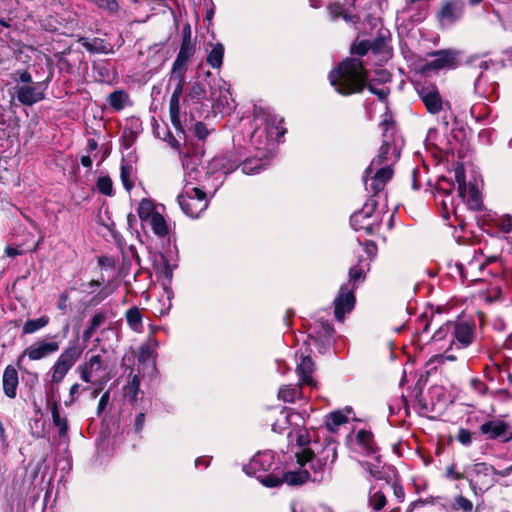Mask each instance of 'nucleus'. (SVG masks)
<instances>
[{
	"instance_id": "f257e3e1",
	"label": "nucleus",
	"mask_w": 512,
	"mask_h": 512,
	"mask_svg": "<svg viewBox=\"0 0 512 512\" xmlns=\"http://www.w3.org/2000/svg\"><path fill=\"white\" fill-rule=\"evenodd\" d=\"M380 126L383 130V143L378 155L366 168L364 176L365 190L375 194L383 192L386 184L391 180L392 165L400 156V144L395 138L393 121L386 115Z\"/></svg>"
},
{
	"instance_id": "f03ea898",
	"label": "nucleus",
	"mask_w": 512,
	"mask_h": 512,
	"mask_svg": "<svg viewBox=\"0 0 512 512\" xmlns=\"http://www.w3.org/2000/svg\"><path fill=\"white\" fill-rule=\"evenodd\" d=\"M283 119L262 109L255 108L251 122L250 141L256 152L262 156H273V151L286 130L281 126Z\"/></svg>"
},
{
	"instance_id": "7ed1b4c3",
	"label": "nucleus",
	"mask_w": 512,
	"mask_h": 512,
	"mask_svg": "<svg viewBox=\"0 0 512 512\" xmlns=\"http://www.w3.org/2000/svg\"><path fill=\"white\" fill-rule=\"evenodd\" d=\"M338 443L332 437H318L302 451L295 452L297 462L312 471L311 480L320 482L337 459Z\"/></svg>"
},
{
	"instance_id": "20e7f679",
	"label": "nucleus",
	"mask_w": 512,
	"mask_h": 512,
	"mask_svg": "<svg viewBox=\"0 0 512 512\" xmlns=\"http://www.w3.org/2000/svg\"><path fill=\"white\" fill-rule=\"evenodd\" d=\"M368 79L360 59L347 58L329 73L330 84L342 95L361 92Z\"/></svg>"
},
{
	"instance_id": "39448f33",
	"label": "nucleus",
	"mask_w": 512,
	"mask_h": 512,
	"mask_svg": "<svg viewBox=\"0 0 512 512\" xmlns=\"http://www.w3.org/2000/svg\"><path fill=\"white\" fill-rule=\"evenodd\" d=\"M243 471L256 477L266 487L273 488L281 485L280 468L274 461L271 451L255 454L250 462L243 466Z\"/></svg>"
},
{
	"instance_id": "423d86ee",
	"label": "nucleus",
	"mask_w": 512,
	"mask_h": 512,
	"mask_svg": "<svg viewBox=\"0 0 512 512\" xmlns=\"http://www.w3.org/2000/svg\"><path fill=\"white\" fill-rule=\"evenodd\" d=\"M372 195L364 203L363 207L354 212L350 217V225L356 232H363L366 235L375 234L382 222V216L385 213L383 209H377L380 193Z\"/></svg>"
},
{
	"instance_id": "0eeeda50",
	"label": "nucleus",
	"mask_w": 512,
	"mask_h": 512,
	"mask_svg": "<svg viewBox=\"0 0 512 512\" xmlns=\"http://www.w3.org/2000/svg\"><path fill=\"white\" fill-rule=\"evenodd\" d=\"M351 449L359 454L370 457L371 461L365 463L366 469L376 479H383V464L380 459L379 449L374 441V436L365 429L359 430L350 441Z\"/></svg>"
},
{
	"instance_id": "6e6552de",
	"label": "nucleus",
	"mask_w": 512,
	"mask_h": 512,
	"mask_svg": "<svg viewBox=\"0 0 512 512\" xmlns=\"http://www.w3.org/2000/svg\"><path fill=\"white\" fill-rule=\"evenodd\" d=\"M243 153L239 150L227 151L211 159L207 165L206 174L215 176L218 182L214 185L215 191L223 184L225 177L239 168Z\"/></svg>"
},
{
	"instance_id": "1a4fd4ad",
	"label": "nucleus",
	"mask_w": 512,
	"mask_h": 512,
	"mask_svg": "<svg viewBox=\"0 0 512 512\" xmlns=\"http://www.w3.org/2000/svg\"><path fill=\"white\" fill-rule=\"evenodd\" d=\"M82 353L83 348L76 343H70L64 348L48 372L51 383L60 384L80 359Z\"/></svg>"
},
{
	"instance_id": "9d476101",
	"label": "nucleus",
	"mask_w": 512,
	"mask_h": 512,
	"mask_svg": "<svg viewBox=\"0 0 512 512\" xmlns=\"http://www.w3.org/2000/svg\"><path fill=\"white\" fill-rule=\"evenodd\" d=\"M467 470L472 475L473 482L475 483V486L470 488L476 494L477 489L483 490L493 486L497 482V479L494 477L495 475L506 477L512 474V465L503 470H497L490 464L478 462L467 466Z\"/></svg>"
},
{
	"instance_id": "9b49d317",
	"label": "nucleus",
	"mask_w": 512,
	"mask_h": 512,
	"mask_svg": "<svg viewBox=\"0 0 512 512\" xmlns=\"http://www.w3.org/2000/svg\"><path fill=\"white\" fill-rule=\"evenodd\" d=\"M177 201L183 213L190 218H198L209 205L206 193L197 187L181 193Z\"/></svg>"
},
{
	"instance_id": "f8f14e48",
	"label": "nucleus",
	"mask_w": 512,
	"mask_h": 512,
	"mask_svg": "<svg viewBox=\"0 0 512 512\" xmlns=\"http://www.w3.org/2000/svg\"><path fill=\"white\" fill-rule=\"evenodd\" d=\"M60 348L59 342L47 341L45 339H39L29 345L18 357L17 366L21 368V364L25 357H28L31 361H38L49 357L56 353Z\"/></svg>"
},
{
	"instance_id": "ddd939ff",
	"label": "nucleus",
	"mask_w": 512,
	"mask_h": 512,
	"mask_svg": "<svg viewBox=\"0 0 512 512\" xmlns=\"http://www.w3.org/2000/svg\"><path fill=\"white\" fill-rule=\"evenodd\" d=\"M355 289V283H345L341 285L334 299V315L337 321L343 322L345 315L353 310L356 302L354 295Z\"/></svg>"
},
{
	"instance_id": "4468645a",
	"label": "nucleus",
	"mask_w": 512,
	"mask_h": 512,
	"mask_svg": "<svg viewBox=\"0 0 512 512\" xmlns=\"http://www.w3.org/2000/svg\"><path fill=\"white\" fill-rule=\"evenodd\" d=\"M46 89L47 84L45 82H36L31 85L17 84L13 88V97H15L18 102L24 106H33L45 98Z\"/></svg>"
},
{
	"instance_id": "2eb2a0df",
	"label": "nucleus",
	"mask_w": 512,
	"mask_h": 512,
	"mask_svg": "<svg viewBox=\"0 0 512 512\" xmlns=\"http://www.w3.org/2000/svg\"><path fill=\"white\" fill-rule=\"evenodd\" d=\"M469 62L471 65H473L475 68H479L481 71L488 70L490 65L493 64L492 60H484L480 59L479 57H471ZM496 89L497 84L495 82L488 83L487 77L483 75V72H480L474 83L475 92L478 95L490 100L493 94L496 92Z\"/></svg>"
},
{
	"instance_id": "dca6fc26",
	"label": "nucleus",
	"mask_w": 512,
	"mask_h": 512,
	"mask_svg": "<svg viewBox=\"0 0 512 512\" xmlns=\"http://www.w3.org/2000/svg\"><path fill=\"white\" fill-rule=\"evenodd\" d=\"M185 85V77H170L169 88L172 87V95L169 103V113L172 125L177 131L184 132L180 121V98Z\"/></svg>"
},
{
	"instance_id": "f3484780",
	"label": "nucleus",
	"mask_w": 512,
	"mask_h": 512,
	"mask_svg": "<svg viewBox=\"0 0 512 512\" xmlns=\"http://www.w3.org/2000/svg\"><path fill=\"white\" fill-rule=\"evenodd\" d=\"M480 432L489 440H499L509 442L512 440V429L510 425L500 419H494L484 422L480 425Z\"/></svg>"
},
{
	"instance_id": "a211bd4d",
	"label": "nucleus",
	"mask_w": 512,
	"mask_h": 512,
	"mask_svg": "<svg viewBox=\"0 0 512 512\" xmlns=\"http://www.w3.org/2000/svg\"><path fill=\"white\" fill-rule=\"evenodd\" d=\"M474 339V324L468 321L452 323L451 348L465 349Z\"/></svg>"
},
{
	"instance_id": "6ab92c4d",
	"label": "nucleus",
	"mask_w": 512,
	"mask_h": 512,
	"mask_svg": "<svg viewBox=\"0 0 512 512\" xmlns=\"http://www.w3.org/2000/svg\"><path fill=\"white\" fill-rule=\"evenodd\" d=\"M104 368V362L102 359V356L92 355L90 358H88L86 361H84L82 364H80L77 367V372L79 373V377L82 381L85 383H96L94 381V377L103 370ZM104 381H98L97 384L102 385Z\"/></svg>"
},
{
	"instance_id": "aec40b11",
	"label": "nucleus",
	"mask_w": 512,
	"mask_h": 512,
	"mask_svg": "<svg viewBox=\"0 0 512 512\" xmlns=\"http://www.w3.org/2000/svg\"><path fill=\"white\" fill-rule=\"evenodd\" d=\"M418 94L429 113L437 114L443 110L444 103L438 89L435 86H422L418 90Z\"/></svg>"
},
{
	"instance_id": "412c9836",
	"label": "nucleus",
	"mask_w": 512,
	"mask_h": 512,
	"mask_svg": "<svg viewBox=\"0 0 512 512\" xmlns=\"http://www.w3.org/2000/svg\"><path fill=\"white\" fill-rule=\"evenodd\" d=\"M441 510L445 512H472L473 503L463 495H457L453 498L442 497L437 501Z\"/></svg>"
},
{
	"instance_id": "4be33fe9",
	"label": "nucleus",
	"mask_w": 512,
	"mask_h": 512,
	"mask_svg": "<svg viewBox=\"0 0 512 512\" xmlns=\"http://www.w3.org/2000/svg\"><path fill=\"white\" fill-rule=\"evenodd\" d=\"M271 156H262L259 152L253 157L245 158L243 154L242 162L240 163L241 170L246 175H253L259 173L270 163Z\"/></svg>"
},
{
	"instance_id": "5701e85b",
	"label": "nucleus",
	"mask_w": 512,
	"mask_h": 512,
	"mask_svg": "<svg viewBox=\"0 0 512 512\" xmlns=\"http://www.w3.org/2000/svg\"><path fill=\"white\" fill-rule=\"evenodd\" d=\"M456 55L449 50L437 51L433 54V59L427 62L425 69L428 71L440 70L444 68H453Z\"/></svg>"
},
{
	"instance_id": "b1692460",
	"label": "nucleus",
	"mask_w": 512,
	"mask_h": 512,
	"mask_svg": "<svg viewBox=\"0 0 512 512\" xmlns=\"http://www.w3.org/2000/svg\"><path fill=\"white\" fill-rule=\"evenodd\" d=\"M334 333L335 330L329 321L319 319L310 327L309 336L328 344L332 341Z\"/></svg>"
},
{
	"instance_id": "393cba45",
	"label": "nucleus",
	"mask_w": 512,
	"mask_h": 512,
	"mask_svg": "<svg viewBox=\"0 0 512 512\" xmlns=\"http://www.w3.org/2000/svg\"><path fill=\"white\" fill-rule=\"evenodd\" d=\"M19 384L18 372L12 365H8L3 372L2 386L4 394L11 399L17 395V387Z\"/></svg>"
},
{
	"instance_id": "a878e982",
	"label": "nucleus",
	"mask_w": 512,
	"mask_h": 512,
	"mask_svg": "<svg viewBox=\"0 0 512 512\" xmlns=\"http://www.w3.org/2000/svg\"><path fill=\"white\" fill-rule=\"evenodd\" d=\"M429 0H405L403 12L409 14L412 21L421 22L425 19Z\"/></svg>"
},
{
	"instance_id": "bb28decb",
	"label": "nucleus",
	"mask_w": 512,
	"mask_h": 512,
	"mask_svg": "<svg viewBox=\"0 0 512 512\" xmlns=\"http://www.w3.org/2000/svg\"><path fill=\"white\" fill-rule=\"evenodd\" d=\"M281 476V484L287 483L288 485H301L305 483L307 480H311L312 471L308 466L302 467L300 465L299 470L287 471L282 473L280 471Z\"/></svg>"
},
{
	"instance_id": "cd10ccee",
	"label": "nucleus",
	"mask_w": 512,
	"mask_h": 512,
	"mask_svg": "<svg viewBox=\"0 0 512 512\" xmlns=\"http://www.w3.org/2000/svg\"><path fill=\"white\" fill-rule=\"evenodd\" d=\"M78 42L90 53L110 54L114 52L112 46L100 38L80 37Z\"/></svg>"
},
{
	"instance_id": "c85d7f7f",
	"label": "nucleus",
	"mask_w": 512,
	"mask_h": 512,
	"mask_svg": "<svg viewBox=\"0 0 512 512\" xmlns=\"http://www.w3.org/2000/svg\"><path fill=\"white\" fill-rule=\"evenodd\" d=\"M51 416L54 426L58 429L59 438L66 440L68 438V419L60 412L58 402L53 403Z\"/></svg>"
},
{
	"instance_id": "c756f323",
	"label": "nucleus",
	"mask_w": 512,
	"mask_h": 512,
	"mask_svg": "<svg viewBox=\"0 0 512 512\" xmlns=\"http://www.w3.org/2000/svg\"><path fill=\"white\" fill-rule=\"evenodd\" d=\"M313 367L314 363L311 357H302L300 363L297 365L296 368V372L302 383L309 386L314 385V380L312 377Z\"/></svg>"
},
{
	"instance_id": "7c9ffc66",
	"label": "nucleus",
	"mask_w": 512,
	"mask_h": 512,
	"mask_svg": "<svg viewBox=\"0 0 512 512\" xmlns=\"http://www.w3.org/2000/svg\"><path fill=\"white\" fill-rule=\"evenodd\" d=\"M503 374L507 376L508 386H511L512 374L500 364L493 362L491 366L487 365L484 369V376L490 382H494L496 379L503 380Z\"/></svg>"
},
{
	"instance_id": "2f4dec72",
	"label": "nucleus",
	"mask_w": 512,
	"mask_h": 512,
	"mask_svg": "<svg viewBox=\"0 0 512 512\" xmlns=\"http://www.w3.org/2000/svg\"><path fill=\"white\" fill-rule=\"evenodd\" d=\"M126 322L129 328L136 332H143V317L140 309L136 306L129 308L125 313Z\"/></svg>"
},
{
	"instance_id": "473e14b6",
	"label": "nucleus",
	"mask_w": 512,
	"mask_h": 512,
	"mask_svg": "<svg viewBox=\"0 0 512 512\" xmlns=\"http://www.w3.org/2000/svg\"><path fill=\"white\" fill-rule=\"evenodd\" d=\"M224 46L221 43H216L207 55V63L215 69H219L223 63Z\"/></svg>"
},
{
	"instance_id": "72a5a7b5",
	"label": "nucleus",
	"mask_w": 512,
	"mask_h": 512,
	"mask_svg": "<svg viewBox=\"0 0 512 512\" xmlns=\"http://www.w3.org/2000/svg\"><path fill=\"white\" fill-rule=\"evenodd\" d=\"M129 101V95L124 90H116L109 94L108 102L110 106L116 110L121 111L125 108Z\"/></svg>"
},
{
	"instance_id": "f704fd0d",
	"label": "nucleus",
	"mask_w": 512,
	"mask_h": 512,
	"mask_svg": "<svg viewBox=\"0 0 512 512\" xmlns=\"http://www.w3.org/2000/svg\"><path fill=\"white\" fill-rule=\"evenodd\" d=\"M50 319L48 316L44 315L37 319H29L23 324L22 333L26 334H34L42 328L46 327L49 323Z\"/></svg>"
},
{
	"instance_id": "c9c22d12",
	"label": "nucleus",
	"mask_w": 512,
	"mask_h": 512,
	"mask_svg": "<svg viewBox=\"0 0 512 512\" xmlns=\"http://www.w3.org/2000/svg\"><path fill=\"white\" fill-rule=\"evenodd\" d=\"M369 505L375 511H380L386 505V497L382 489H376L373 486L369 492Z\"/></svg>"
},
{
	"instance_id": "e433bc0d",
	"label": "nucleus",
	"mask_w": 512,
	"mask_h": 512,
	"mask_svg": "<svg viewBox=\"0 0 512 512\" xmlns=\"http://www.w3.org/2000/svg\"><path fill=\"white\" fill-rule=\"evenodd\" d=\"M348 421V417L341 411H334L325 418L328 431H336L338 427Z\"/></svg>"
},
{
	"instance_id": "4c0bfd02",
	"label": "nucleus",
	"mask_w": 512,
	"mask_h": 512,
	"mask_svg": "<svg viewBox=\"0 0 512 512\" xmlns=\"http://www.w3.org/2000/svg\"><path fill=\"white\" fill-rule=\"evenodd\" d=\"M153 232L159 237H165L168 235V226L164 217L160 213L153 214L149 220Z\"/></svg>"
},
{
	"instance_id": "58836bf2",
	"label": "nucleus",
	"mask_w": 512,
	"mask_h": 512,
	"mask_svg": "<svg viewBox=\"0 0 512 512\" xmlns=\"http://www.w3.org/2000/svg\"><path fill=\"white\" fill-rule=\"evenodd\" d=\"M445 476L450 480L466 479L468 481L470 487L475 486V483L473 482V477L470 474V472L467 470V466L464 468L463 472H458V471H456L455 464H452L446 468Z\"/></svg>"
},
{
	"instance_id": "ea45409f",
	"label": "nucleus",
	"mask_w": 512,
	"mask_h": 512,
	"mask_svg": "<svg viewBox=\"0 0 512 512\" xmlns=\"http://www.w3.org/2000/svg\"><path fill=\"white\" fill-rule=\"evenodd\" d=\"M300 397V388L293 385H283L278 391V398L284 402L293 403Z\"/></svg>"
},
{
	"instance_id": "a19ab883",
	"label": "nucleus",
	"mask_w": 512,
	"mask_h": 512,
	"mask_svg": "<svg viewBox=\"0 0 512 512\" xmlns=\"http://www.w3.org/2000/svg\"><path fill=\"white\" fill-rule=\"evenodd\" d=\"M441 22L452 23L459 18L456 7L452 3H445L438 12Z\"/></svg>"
},
{
	"instance_id": "79ce46f5",
	"label": "nucleus",
	"mask_w": 512,
	"mask_h": 512,
	"mask_svg": "<svg viewBox=\"0 0 512 512\" xmlns=\"http://www.w3.org/2000/svg\"><path fill=\"white\" fill-rule=\"evenodd\" d=\"M132 174H133L132 165H130L129 163H127L125 161H122L121 167H120V178H121L124 188L128 192H130L134 187V183L131 180Z\"/></svg>"
},
{
	"instance_id": "37998d69",
	"label": "nucleus",
	"mask_w": 512,
	"mask_h": 512,
	"mask_svg": "<svg viewBox=\"0 0 512 512\" xmlns=\"http://www.w3.org/2000/svg\"><path fill=\"white\" fill-rule=\"evenodd\" d=\"M137 213L142 221L150 220L155 214V207L151 200L142 199L138 205Z\"/></svg>"
},
{
	"instance_id": "c03bdc74",
	"label": "nucleus",
	"mask_w": 512,
	"mask_h": 512,
	"mask_svg": "<svg viewBox=\"0 0 512 512\" xmlns=\"http://www.w3.org/2000/svg\"><path fill=\"white\" fill-rule=\"evenodd\" d=\"M469 207L472 210H480L482 207V201L480 193L474 184H470L466 192V197Z\"/></svg>"
},
{
	"instance_id": "a18cd8bd",
	"label": "nucleus",
	"mask_w": 512,
	"mask_h": 512,
	"mask_svg": "<svg viewBox=\"0 0 512 512\" xmlns=\"http://www.w3.org/2000/svg\"><path fill=\"white\" fill-rule=\"evenodd\" d=\"M455 179L458 183L459 196L463 199L466 197L467 187L465 182V169L463 165H458L455 168Z\"/></svg>"
},
{
	"instance_id": "49530a36",
	"label": "nucleus",
	"mask_w": 512,
	"mask_h": 512,
	"mask_svg": "<svg viewBox=\"0 0 512 512\" xmlns=\"http://www.w3.org/2000/svg\"><path fill=\"white\" fill-rule=\"evenodd\" d=\"M96 186H97L98 191L106 196H112L114 194L113 182H112L111 178L107 175L100 176L97 179Z\"/></svg>"
},
{
	"instance_id": "de8ad7c7",
	"label": "nucleus",
	"mask_w": 512,
	"mask_h": 512,
	"mask_svg": "<svg viewBox=\"0 0 512 512\" xmlns=\"http://www.w3.org/2000/svg\"><path fill=\"white\" fill-rule=\"evenodd\" d=\"M295 436H296V443L299 446L300 451L309 447L312 444V442L310 440V436L305 429H297L295 431Z\"/></svg>"
},
{
	"instance_id": "09e8293b",
	"label": "nucleus",
	"mask_w": 512,
	"mask_h": 512,
	"mask_svg": "<svg viewBox=\"0 0 512 512\" xmlns=\"http://www.w3.org/2000/svg\"><path fill=\"white\" fill-rule=\"evenodd\" d=\"M446 106L448 107V109L443 108V110L441 111L443 112V114L439 120V125L442 126L445 131L449 130L451 124L455 122V116L449 109V104L447 103Z\"/></svg>"
},
{
	"instance_id": "8fccbe9b",
	"label": "nucleus",
	"mask_w": 512,
	"mask_h": 512,
	"mask_svg": "<svg viewBox=\"0 0 512 512\" xmlns=\"http://www.w3.org/2000/svg\"><path fill=\"white\" fill-rule=\"evenodd\" d=\"M205 93L206 92L204 86L199 82H195L189 89L188 97H190L192 100L199 101L204 98Z\"/></svg>"
},
{
	"instance_id": "3c124183",
	"label": "nucleus",
	"mask_w": 512,
	"mask_h": 512,
	"mask_svg": "<svg viewBox=\"0 0 512 512\" xmlns=\"http://www.w3.org/2000/svg\"><path fill=\"white\" fill-rule=\"evenodd\" d=\"M452 323L453 322H447L440 326L433 334L432 339L434 341H441L447 337L449 333L452 334Z\"/></svg>"
},
{
	"instance_id": "603ef678",
	"label": "nucleus",
	"mask_w": 512,
	"mask_h": 512,
	"mask_svg": "<svg viewBox=\"0 0 512 512\" xmlns=\"http://www.w3.org/2000/svg\"><path fill=\"white\" fill-rule=\"evenodd\" d=\"M186 64V62L176 58L172 66L170 77H185Z\"/></svg>"
},
{
	"instance_id": "864d4df0",
	"label": "nucleus",
	"mask_w": 512,
	"mask_h": 512,
	"mask_svg": "<svg viewBox=\"0 0 512 512\" xmlns=\"http://www.w3.org/2000/svg\"><path fill=\"white\" fill-rule=\"evenodd\" d=\"M14 79L22 85H31L33 82L32 75L27 70H17L14 72Z\"/></svg>"
},
{
	"instance_id": "5fc2aeb1",
	"label": "nucleus",
	"mask_w": 512,
	"mask_h": 512,
	"mask_svg": "<svg viewBox=\"0 0 512 512\" xmlns=\"http://www.w3.org/2000/svg\"><path fill=\"white\" fill-rule=\"evenodd\" d=\"M281 418L277 419L276 422L272 424V430L277 433H281L289 422V415L286 411H281Z\"/></svg>"
},
{
	"instance_id": "6e6d98bb",
	"label": "nucleus",
	"mask_w": 512,
	"mask_h": 512,
	"mask_svg": "<svg viewBox=\"0 0 512 512\" xmlns=\"http://www.w3.org/2000/svg\"><path fill=\"white\" fill-rule=\"evenodd\" d=\"M497 225L503 233H510L512 231V216L508 214L501 216Z\"/></svg>"
},
{
	"instance_id": "4d7b16f0",
	"label": "nucleus",
	"mask_w": 512,
	"mask_h": 512,
	"mask_svg": "<svg viewBox=\"0 0 512 512\" xmlns=\"http://www.w3.org/2000/svg\"><path fill=\"white\" fill-rule=\"evenodd\" d=\"M81 386L79 383H74L69 389V399L64 402L66 407L71 406L80 395Z\"/></svg>"
},
{
	"instance_id": "13d9d810",
	"label": "nucleus",
	"mask_w": 512,
	"mask_h": 512,
	"mask_svg": "<svg viewBox=\"0 0 512 512\" xmlns=\"http://www.w3.org/2000/svg\"><path fill=\"white\" fill-rule=\"evenodd\" d=\"M364 277H365V274H364L363 269L358 265L353 266L349 270V282L348 283L363 280Z\"/></svg>"
},
{
	"instance_id": "bf43d9fd",
	"label": "nucleus",
	"mask_w": 512,
	"mask_h": 512,
	"mask_svg": "<svg viewBox=\"0 0 512 512\" xmlns=\"http://www.w3.org/2000/svg\"><path fill=\"white\" fill-rule=\"evenodd\" d=\"M328 11H329V15L331 16V18L333 20H336L339 17H342L344 9H343V6L340 3L335 2V3H331L328 6Z\"/></svg>"
},
{
	"instance_id": "052dcab7",
	"label": "nucleus",
	"mask_w": 512,
	"mask_h": 512,
	"mask_svg": "<svg viewBox=\"0 0 512 512\" xmlns=\"http://www.w3.org/2000/svg\"><path fill=\"white\" fill-rule=\"evenodd\" d=\"M194 132L199 140H205L206 137L209 135V130L207 129L206 125L202 122H197L195 124Z\"/></svg>"
},
{
	"instance_id": "680f3d73",
	"label": "nucleus",
	"mask_w": 512,
	"mask_h": 512,
	"mask_svg": "<svg viewBox=\"0 0 512 512\" xmlns=\"http://www.w3.org/2000/svg\"><path fill=\"white\" fill-rule=\"evenodd\" d=\"M140 378L138 375H134L128 385V394L132 397H136L140 387Z\"/></svg>"
},
{
	"instance_id": "e2e57ef3",
	"label": "nucleus",
	"mask_w": 512,
	"mask_h": 512,
	"mask_svg": "<svg viewBox=\"0 0 512 512\" xmlns=\"http://www.w3.org/2000/svg\"><path fill=\"white\" fill-rule=\"evenodd\" d=\"M145 420H146L145 413L140 412L135 416V420H134V424H133V430L135 433H137V434L141 433V431L143 430L144 424H145Z\"/></svg>"
},
{
	"instance_id": "0e129e2a",
	"label": "nucleus",
	"mask_w": 512,
	"mask_h": 512,
	"mask_svg": "<svg viewBox=\"0 0 512 512\" xmlns=\"http://www.w3.org/2000/svg\"><path fill=\"white\" fill-rule=\"evenodd\" d=\"M69 300L70 296L68 292H62L58 298L57 308L63 312H66L69 306Z\"/></svg>"
},
{
	"instance_id": "69168bd1",
	"label": "nucleus",
	"mask_w": 512,
	"mask_h": 512,
	"mask_svg": "<svg viewBox=\"0 0 512 512\" xmlns=\"http://www.w3.org/2000/svg\"><path fill=\"white\" fill-rule=\"evenodd\" d=\"M109 401H110V391L107 390L100 397V400H99V403H98V407H97V414L98 415H101V413L105 410V408L107 407Z\"/></svg>"
},
{
	"instance_id": "338daca9",
	"label": "nucleus",
	"mask_w": 512,
	"mask_h": 512,
	"mask_svg": "<svg viewBox=\"0 0 512 512\" xmlns=\"http://www.w3.org/2000/svg\"><path fill=\"white\" fill-rule=\"evenodd\" d=\"M152 357V350L148 345H141L139 348L138 359L140 362H145Z\"/></svg>"
},
{
	"instance_id": "774afa93",
	"label": "nucleus",
	"mask_w": 512,
	"mask_h": 512,
	"mask_svg": "<svg viewBox=\"0 0 512 512\" xmlns=\"http://www.w3.org/2000/svg\"><path fill=\"white\" fill-rule=\"evenodd\" d=\"M457 440L465 445L468 446L471 444V433L467 429H460L457 435Z\"/></svg>"
}]
</instances>
